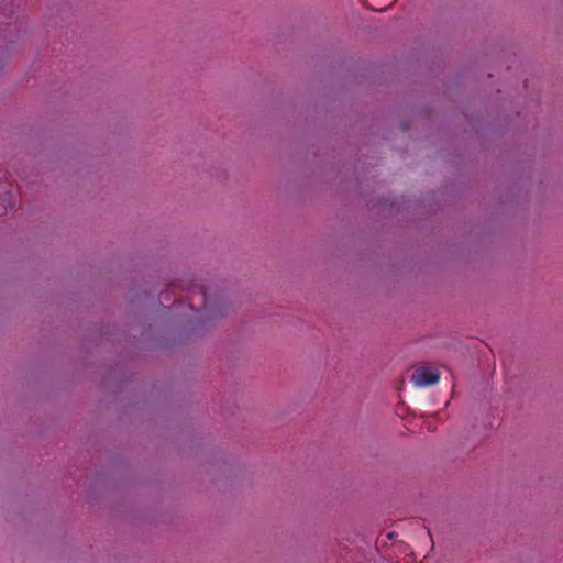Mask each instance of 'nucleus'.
<instances>
[{
	"instance_id": "nucleus-1",
	"label": "nucleus",
	"mask_w": 563,
	"mask_h": 563,
	"mask_svg": "<svg viewBox=\"0 0 563 563\" xmlns=\"http://www.w3.org/2000/svg\"><path fill=\"white\" fill-rule=\"evenodd\" d=\"M440 379V373L429 366H419L415 369L411 382L417 387H428L435 385Z\"/></svg>"
},
{
	"instance_id": "nucleus-3",
	"label": "nucleus",
	"mask_w": 563,
	"mask_h": 563,
	"mask_svg": "<svg viewBox=\"0 0 563 563\" xmlns=\"http://www.w3.org/2000/svg\"><path fill=\"white\" fill-rule=\"evenodd\" d=\"M0 202H9V199L7 197H2V194H0Z\"/></svg>"
},
{
	"instance_id": "nucleus-2",
	"label": "nucleus",
	"mask_w": 563,
	"mask_h": 563,
	"mask_svg": "<svg viewBox=\"0 0 563 563\" xmlns=\"http://www.w3.org/2000/svg\"><path fill=\"white\" fill-rule=\"evenodd\" d=\"M192 292H198V295L201 297V301H202V305L206 306V301H207V295H206V290L202 288V287H194Z\"/></svg>"
}]
</instances>
